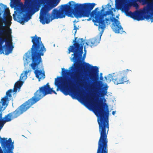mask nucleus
<instances>
[{"label": "nucleus", "mask_w": 153, "mask_h": 153, "mask_svg": "<svg viewBox=\"0 0 153 153\" xmlns=\"http://www.w3.org/2000/svg\"><path fill=\"white\" fill-rule=\"evenodd\" d=\"M102 73H100V76H102Z\"/></svg>", "instance_id": "28"}, {"label": "nucleus", "mask_w": 153, "mask_h": 153, "mask_svg": "<svg viewBox=\"0 0 153 153\" xmlns=\"http://www.w3.org/2000/svg\"><path fill=\"white\" fill-rule=\"evenodd\" d=\"M85 53L83 54V59H84L85 58L86 55V50L84 49Z\"/></svg>", "instance_id": "23"}, {"label": "nucleus", "mask_w": 153, "mask_h": 153, "mask_svg": "<svg viewBox=\"0 0 153 153\" xmlns=\"http://www.w3.org/2000/svg\"><path fill=\"white\" fill-rule=\"evenodd\" d=\"M24 4V7H21L18 11V15H16V11L13 15L14 20L22 25L31 19V16L29 14H33L39 10L38 4L36 1L25 0Z\"/></svg>", "instance_id": "6"}, {"label": "nucleus", "mask_w": 153, "mask_h": 153, "mask_svg": "<svg viewBox=\"0 0 153 153\" xmlns=\"http://www.w3.org/2000/svg\"><path fill=\"white\" fill-rule=\"evenodd\" d=\"M62 78L60 76H58L55 79L54 84L57 88L56 91H58L59 88L65 95L68 94L69 87L71 88L73 86V84L71 80H69L68 82H65L63 86L61 85V81Z\"/></svg>", "instance_id": "10"}, {"label": "nucleus", "mask_w": 153, "mask_h": 153, "mask_svg": "<svg viewBox=\"0 0 153 153\" xmlns=\"http://www.w3.org/2000/svg\"><path fill=\"white\" fill-rule=\"evenodd\" d=\"M90 4H93L94 6L90 10L88 13V16L85 17H89L90 16L91 17H94L95 20H93L94 22L98 23L99 24L98 29L100 31V36L97 37L95 38H93L88 40V42L86 44L87 45H89L91 47H93L97 45L100 42L101 39V36L103 33L106 25H108L110 24V19L109 18H106L104 19V16L108 15H109L113 13L111 10L107 11L105 12V13H102L100 11H98L99 10L98 7L96 8L95 10H93L91 12V11L96 5L94 3H87Z\"/></svg>", "instance_id": "3"}, {"label": "nucleus", "mask_w": 153, "mask_h": 153, "mask_svg": "<svg viewBox=\"0 0 153 153\" xmlns=\"http://www.w3.org/2000/svg\"><path fill=\"white\" fill-rule=\"evenodd\" d=\"M80 98H81L82 100H84V98H83V97L82 95H80Z\"/></svg>", "instance_id": "25"}, {"label": "nucleus", "mask_w": 153, "mask_h": 153, "mask_svg": "<svg viewBox=\"0 0 153 153\" xmlns=\"http://www.w3.org/2000/svg\"><path fill=\"white\" fill-rule=\"evenodd\" d=\"M141 2L143 5L146 4L144 7H146V9L151 12L153 15V0H137V1Z\"/></svg>", "instance_id": "16"}, {"label": "nucleus", "mask_w": 153, "mask_h": 153, "mask_svg": "<svg viewBox=\"0 0 153 153\" xmlns=\"http://www.w3.org/2000/svg\"><path fill=\"white\" fill-rule=\"evenodd\" d=\"M74 39L73 45L70 46L68 49V54L71 52L74 53L72 54V56H74L72 59L74 62V64L70 68L73 71H79L82 68V65L79 62H81V59L83 53L84 40L83 38H79L77 41V37H75Z\"/></svg>", "instance_id": "7"}, {"label": "nucleus", "mask_w": 153, "mask_h": 153, "mask_svg": "<svg viewBox=\"0 0 153 153\" xmlns=\"http://www.w3.org/2000/svg\"><path fill=\"white\" fill-rule=\"evenodd\" d=\"M95 25H96V26H97L98 25H96V24H95Z\"/></svg>", "instance_id": "31"}, {"label": "nucleus", "mask_w": 153, "mask_h": 153, "mask_svg": "<svg viewBox=\"0 0 153 153\" xmlns=\"http://www.w3.org/2000/svg\"><path fill=\"white\" fill-rule=\"evenodd\" d=\"M91 19V18H89L87 20H88V21H89V20H90Z\"/></svg>", "instance_id": "29"}, {"label": "nucleus", "mask_w": 153, "mask_h": 153, "mask_svg": "<svg viewBox=\"0 0 153 153\" xmlns=\"http://www.w3.org/2000/svg\"><path fill=\"white\" fill-rule=\"evenodd\" d=\"M28 53L27 52L25 53V56L26 57V60H27V59L29 58L30 57V56L29 55H28Z\"/></svg>", "instance_id": "22"}, {"label": "nucleus", "mask_w": 153, "mask_h": 153, "mask_svg": "<svg viewBox=\"0 0 153 153\" xmlns=\"http://www.w3.org/2000/svg\"><path fill=\"white\" fill-rule=\"evenodd\" d=\"M10 22L2 20L0 16V54L8 55L12 52L13 46L11 37L12 30L10 28Z\"/></svg>", "instance_id": "5"}, {"label": "nucleus", "mask_w": 153, "mask_h": 153, "mask_svg": "<svg viewBox=\"0 0 153 153\" xmlns=\"http://www.w3.org/2000/svg\"><path fill=\"white\" fill-rule=\"evenodd\" d=\"M110 19L113 22L111 27L112 30L116 33H122L124 31L120 22L114 17H111Z\"/></svg>", "instance_id": "12"}, {"label": "nucleus", "mask_w": 153, "mask_h": 153, "mask_svg": "<svg viewBox=\"0 0 153 153\" xmlns=\"http://www.w3.org/2000/svg\"><path fill=\"white\" fill-rule=\"evenodd\" d=\"M2 7L4 8L3 10H0V16L3 13L2 20L5 21L7 17L9 21L12 20V17L10 16V10L7 7L6 5L2 4Z\"/></svg>", "instance_id": "15"}, {"label": "nucleus", "mask_w": 153, "mask_h": 153, "mask_svg": "<svg viewBox=\"0 0 153 153\" xmlns=\"http://www.w3.org/2000/svg\"><path fill=\"white\" fill-rule=\"evenodd\" d=\"M31 42L33 45L31 50L29 51V53H31L32 62L30 66L32 69L34 70V73L37 78L40 81L45 77L44 72L39 70L38 66L39 65L42 64V61L41 56H43L44 53L46 51L43 44L42 43L40 37H38L36 35L31 36Z\"/></svg>", "instance_id": "2"}, {"label": "nucleus", "mask_w": 153, "mask_h": 153, "mask_svg": "<svg viewBox=\"0 0 153 153\" xmlns=\"http://www.w3.org/2000/svg\"><path fill=\"white\" fill-rule=\"evenodd\" d=\"M29 72V71H26L25 73H22L21 74L19 80L17 82L14 84V88L13 90L12 89V91L14 93H16L18 89L19 90L22 85L23 82L20 80H24L26 79L27 77V74Z\"/></svg>", "instance_id": "13"}, {"label": "nucleus", "mask_w": 153, "mask_h": 153, "mask_svg": "<svg viewBox=\"0 0 153 153\" xmlns=\"http://www.w3.org/2000/svg\"><path fill=\"white\" fill-rule=\"evenodd\" d=\"M59 1H55L52 4L45 6L41 9L40 13V21L43 24H48L55 19H62L65 16L71 17L74 13V16L78 18L85 16H88L90 10L93 7V4L84 3L75 4L74 1H70L68 4H62L59 10L54 9L51 15L48 13L49 11L53 8L56 7L59 4Z\"/></svg>", "instance_id": "1"}, {"label": "nucleus", "mask_w": 153, "mask_h": 153, "mask_svg": "<svg viewBox=\"0 0 153 153\" xmlns=\"http://www.w3.org/2000/svg\"><path fill=\"white\" fill-rule=\"evenodd\" d=\"M108 87L107 85L106 84L104 87L102 88V90L101 92V96L103 97L107 93Z\"/></svg>", "instance_id": "18"}, {"label": "nucleus", "mask_w": 153, "mask_h": 153, "mask_svg": "<svg viewBox=\"0 0 153 153\" xmlns=\"http://www.w3.org/2000/svg\"><path fill=\"white\" fill-rule=\"evenodd\" d=\"M114 74L113 75L111 74H109L107 77H105V78L107 81V82H110L111 80L113 82V77L114 76Z\"/></svg>", "instance_id": "19"}, {"label": "nucleus", "mask_w": 153, "mask_h": 153, "mask_svg": "<svg viewBox=\"0 0 153 153\" xmlns=\"http://www.w3.org/2000/svg\"><path fill=\"white\" fill-rule=\"evenodd\" d=\"M84 63L85 65L82 66L83 70L85 71L87 68L90 69L91 68V70L89 72V75L91 79L95 81V82L91 85L90 88L95 91H98L100 89V88L98 87L97 84H98L99 86H100V84L102 83L101 81H97L99 78L98 68L96 66H91L87 63L84 62Z\"/></svg>", "instance_id": "8"}, {"label": "nucleus", "mask_w": 153, "mask_h": 153, "mask_svg": "<svg viewBox=\"0 0 153 153\" xmlns=\"http://www.w3.org/2000/svg\"><path fill=\"white\" fill-rule=\"evenodd\" d=\"M117 0L121 3L120 8L122 10L125 12L126 16L138 21L143 20L145 19L147 20L150 19L151 22H153V15H152L151 12L146 9V7H144L142 9L136 10L134 12L128 11L129 7L132 6L135 7L136 9L139 8L137 0Z\"/></svg>", "instance_id": "4"}, {"label": "nucleus", "mask_w": 153, "mask_h": 153, "mask_svg": "<svg viewBox=\"0 0 153 153\" xmlns=\"http://www.w3.org/2000/svg\"><path fill=\"white\" fill-rule=\"evenodd\" d=\"M108 5H109L110 7H111V5L109 4H108Z\"/></svg>", "instance_id": "30"}, {"label": "nucleus", "mask_w": 153, "mask_h": 153, "mask_svg": "<svg viewBox=\"0 0 153 153\" xmlns=\"http://www.w3.org/2000/svg\"><path fill=\"white\" fill-rule=\"evenodd\" d=\"M82 77L81 73L77 72L75 73L74 76L71 77V79L76 83H84L86 86H87L88 83L86 82L85 79H82Z\"/></svg>", "instance_id": "14"}, {"label": "nucleus", "mask_w": 153, "mask_h": 153, "mask_svg": "<svg viewBox=\"0 0 153 153\" xmlns=\"http://www.w3.org/2000/svg\"><path fill=\"white\" fill-rule=\"evenodd\" d=\"M12 89H10L8 90L6 92V95L1 99L2 102V105L3 106L7 105V102L12 99Z\"/></svg>", "instance_id": "17"}, {"label": "nucleus", "mask_w": 153, "mask_h": 153, "mask_svg": "<svg viewBox=\"0 0 153 153\" xmlns=\"http://www.w3.org/2000/svg\"><path fill=\"white\" fill-rule=\"evenodd\" d=\"M62 74L63 76H66L68 74L69 72V71L65 70L64 68H62Z\"/></svg>", "instance_id": "20"}, {"label": "nucleus", "mask_w": 153, "mask_h": 153, "mask_svg": "<svg viewBox=\"0 0 153 153\" xmlns=\"http://www.w3.org/2000/svg\"><path fill=\"white\" fill-rule=\"evenodd\" d=\"M100 137L98 142L97 153H108V131H99Z\"/></svg>", "instance_id": "9"}, {"label": "nucleus", "mask_w": 153, "mask_h": 153, "mask_svg": "<svg viewBox=\"0 0 153 153\" xmlns=\"http://www.w3.org/2000/svg\"><path fill=\"white\" fill-rule=\"evenodd\" d=\"M100 79L101 80H102L103 79V77L102 76H101L100 77Z\"/></svg>", "instance_id": "24"}, {"label": "nucleus", "mask_w": 153, "mask_h": 153, "mask_svg": "<svg viewBox=\"0 0 153 153\" xmlns=\"http://www.w3.org/2000/svg\"><path fill=\"white\" fill-rule=\"evenodd\" d=\"M129 71H131V70L127 69L120 71L113 77V82L116 85L123 84L128 81L126 75L128 72Z\"/></svg>", "instance_id": "11"}, {"label": "nucleus", "mask_w": 153, "mask_h": 153, "mask_svg": "<svg viewBox=\"0 0 153 153\" xmlns=\"http://www.w3.org/2000/svg\"><path fill=\"white\" fill-rule=\"evenodd\" d=\"M116 113L115 111H113L112 112V114L113 115H114Z\"/></svg>", "instance_id": "26"}, {"label": "nucleus", "mask_w": 153, "mask_h": 153, "mask_svg": "<svg viewBox=\"0 0 153 153\" xmlns=\"http://www.w3.org/2000/svg\"><path fill=\"white\" fill-rule=\"evenodd\" d=\"M77 22V21H76L75 20L74 21V28L73 30H75V34L74 35H75L76 33V32L77 30L79 29V26L76 25V23Z\"/></svg>", "instance_id": "21"}, {"label": "nucleus", "mask_w": 153, "mask_h": 153, "mask_svg": "<svg viewBox=\"0 0 153 153\" xmlns=\"http://www.w3.org/2000/svg\"><path fill=\"white\" fill-rule=\"evenodd\" d=\"M102 9L101 10V12H100L101 13H102V12L104 10V9L103 8V6H102Z\"/></svg>", "instance_id": "27"}]
</instances>
